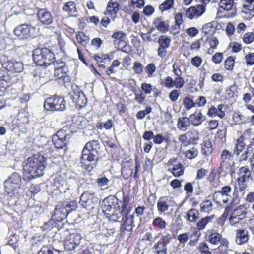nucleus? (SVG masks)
<instances>
[{"mask_svg":"<svg viewBox=\"0 0 254 254\" xmlns=\"http://www.w3.org/2000/svg\"><path fill=\"white\" fill-rule=\"evenodd\" d=\"M249 239V232L245 229H238L236 232L235 241L238 245L245 244Z\"/></svg>","mask_w":254,"mask_h":254,"instance_id":"obj_21","label":"nucleus"},{"mask_svg":"<svg viewBox=\"0 0 254 254\" xmlns=\"http://www.w3.org/2000/svg\"><path fill=\"white\" fill-rule=\"evenodd\" d=\"M243 219H240V217L234 215L231 213V216L229 219L230 224L232 226H237L238 224H241V221Z\"/></svg>","mask_w":254,"mask_h":254,"instance_id":"obj_51","label":"nucleus"},{"mask_svg":"<svg viewBox=\"0 0 254 254\" xmlns=\"http://www.w3.org/2000/svg\"><path fill=\"white\" fill-rule=\"evenodd\" d=\"M222 235L219 233L214 232H211L208 235V241L213 245H217L221 240Z\"/></svg>","mask_w":254,"mask_h":254,"instance_id":"obj_36","label":"nucleus"},{"mask_svg":"<svg viewBox=\"0 0 254 254\" xmlns=\"http://www.w3.org/2000/svg\"><path fill=\"white\" fill-rule=\"evenodd\" d=\"M170 41V39L164 35L161 36L158 40L159 46L166 48L169 47Z\"/></svg>","mask_w":254,"mask_h":254,"instance_id":"obj_49","label":"nucleus"},{"mask_svg":"<svg viewBox=\"0 0 254 254\" xmlns=\"http://www.w3.org/2000/svg\"><path fill=\"white\" fill-rule=\"evenodd\" d=\"M157 207L159 212L163 213L168 210L169 205L166 202L160 199L157 202Z\"/></svg>","mask_w":254,"mask_h":254,"instance_id":"obj_48","label":"nucleus"},{"mask_svg":"<svg viewBox=\"0 0 254 254\" xmlns=\"http://www.w3.org/2000/svg\"><path fill=\"white\" fill-rule=\"evenodd\" d=\"M207 173V170L203 168H201L197 170L196 179L201 180L206 175Z\"/></svg>","mask_w":254,"mask_h":254,"instance_id":"obj_64","label":"nucleus"},{"mask_svg":"<svg viewBox=\"0 0 254 254\" xmlns=\"http://www.w3.org/2000/svg\"><path fill=\"white\" fill-rule=\"evenodd\" d=\"M219 6L225 10L236 9L235 3L233 0H221L219 3Z\"/></svg>","mask_w":254,"mask_h":254,"instance_id":"obj_32","label":"nucleus"},{"mask_svg":"<svg viewBox=\"0 0 254 254\" xmlns=\"http://www.w3.org/2000/svg\"><path fill=\"white\" fill-rule=\"evenodd\" d=\"M128 197L127 196H123V204L121 208V212L122 213H125L128 212L129 214H131L130 211L127 209V205L128 202Z\"/></svg>","mask_w":254,"mask_h":254,"instance_id":"obj_57","label":"nucleus"},{"mask_svg":"<svg viewBox=\"0 0 254 254\" xmlns=\"http://www.w3.org/2000/svg\"><path fill=\"white\" fill-rule=\"evenodd\" d=\"M70 97L76 106L79 107H84L87 102V99L84 93L78 89L74 90L70 93Z\"/></svg>","mask_w":254,"mask_h":254,"instance_id":"obj_15","label":"nucleus"},{"mask_svg":"<svg viewBox=\"0 0 254 254\" xmlns=\"http://www.w3.org/2000/svg\"><path fill=\"white\" fill-rule=\"evenodd\" d=\"M234 58L233 57H229L225 61V67L227 70H232L234 67Z\"/></svg>","mask_w":254,"mask_h":254,"instance_id":"obj_53","label":"nucleus"},{"mask_svg":"<svg viewBox=\"0 0 254 254\" xmlns=\"http://www.w3.org/2000/svg\"><path fill=\"white\" fill-rule=\"evenodd\" d=\"M152 225L163 229L166 228L167 223L161 217H158L153 220Z\"/></svg>","mask_w":254,"mask_h":254,"instance_id":"obj_44","label":"nucleus"},{"mask_svg":"<svg viewBox=\"0 0 254 254\" xmlns=\"http://www.w3.org/2000/svg\"><path fill=\"white\" fill-rule=\"evenodd\" d=\"M67 215V211L64 206V202H59L56 206L52 218L57 221H61L65 219Z\"/></svg>","mask_w":254,"mask_h":254,"instance_id":"obj_17","label":"nucleus"},{"mask_svg":"<svg viewBox=\"0 0 254 254\" xmlns=\"http://www.w3.org/2000/svg\"><path fill=\"white\" fill-rule=\"evenodd\" d=\"M145 71L148 77H151L153 73L156 71V67L154 64H148L145 68Z\"/></svg>","mask_w":254,"mask_h":254,"instance_id":"obj_52","label":"nucleus"},{"mask_svg":"<svg viewBox=\"0 0 254 254\" xmlns=\"http://www.w3.org/2000/svg\"><path fill=\"white\" fill-rule=\"evenodd\" d=\"M81 238V235L78 233L68 235L64 240L65 249L69 251L75 250L79 247Z\"/></svg>","mask_w":254,"mask_h":254,"instance_id":"obj_11","label":"nucleus"},{"mask_svg":"<svg viewBox=\"0 0 254 254\" xmlns=\"http://www.w3.org/2000/svg\"><path fill=\"white\" fill-rule=\"evenodd\" d=\"M45 57L44 61L45 66H52L55 62V56L53 52L49 49L45 48Z\"/></svg>","mask_w":254,"mask_h":254,"instance_id":"obj_25","label":"nucleus"},{"mask_svg":"<svg viewBox=\"0 0 254 254\" xmlns=\"http://www.w3.org/2000/svg\"><path fill=\"white\" fill-rule=\"evenodd\" d=\"M118 201V199L114 196L110 195L105 198L102 203V212L110 220L122 222L120 227L122 232L124 233L125 231L130 232L132 227H135L133 224L134 214L128 212L122 213Z\"/></svg>","mask_w":254,"mask_h":254,"instance_id":"obj_1","label":"nucleus"},{"mask_svg":"<svg viewBox=\"0 0 254 254\" xmlns=\"http://www.w3.org/2000/svg\"><path fill=\"white\" fill-rule=\"evenodd\" d=\"M152 249L155 254H167V246L159 241L154 245Z\"/></svg>","mask_w":254,"mask_h":254,"instance_id":"obj_33","label":"nucleus"},{"mask_svg":"<svg viewBox=\"0 0 254 254\" xmlns=\"http://www.w3.org/2000/svg\"><path fill=\"white\" fill-rule=\"evenodd\" d=\"M153 24L156 29L162 33L166 32L169 29V25L166 22L162 20L161 17H158L154 19Z\"/></svg>","mask_w":254,"mask_h":254,"instance_id":"obj_27","label":"nucleus"},{"mask_svg":"<svg viewBox=\"0 0 254 254\" xmlns=\"http://www.w3.org/2000/svg\"><path fill=\"white\" fill-rule=\"evenodd\" d=\"M98 198L94 192L85 191L80 197L79 204L86 209H91L97 204Z\"/></svg>","mask_w":254,"mask_h":254,"instance_id":"obj_10","label":"nucleus"},{"mask_svg":"<svg viewBox=\"0 0 254 254\" xmlns=\"http://www.w3.org/2000/svg\"><path fill=\"white\" fill-rule=\"evenodd\" d=\"M232 190L231 187L229 185H226L222 187L221 190L215 192L213 194V200L217 203H220V202L217 200V198L220 196L222 198V201L224 203H227L231 198L232 194Z\"/></svg>","mask_w":254,"mask_h":254,"instance_id":"obj_12","label":"nucleus"},{"mask_svg":"<svg viewBox=\"0 0 254 254\" xmlns=\"http://www.w3.org/2000/svg\"><path fill=\"white\" fill-rule=\"evenodd\" d=\"M243 8L247 10H242V13L249 15L250 17L254 16V0H246Z\"/></svg>","mask_w":254,"mask_h":254,"instance_id":"obj_24","label":"nucleus"},{"mask_svg":"<svg viewBox=\"0 0 254 254\" xmlns=\"http://www.w3.org/2000/svg\"><path fill=\"white\" fill-rule=\"evenodd\" d=\"M83 148L97 155L100 153V143L99 140H92L87 142Z\"/></svg>","mask_w":254,"mask_h":254,"instance_id":"obj_22","label":"nucleus"},{"mask_svg":"<svg viewBox=\"0 0 254 254\" xmlns=\"http://www.w3.org/2000/svg\"><path fill=\"white\" fill-rule=\"evenodd\" d=\"M198 155V151L195 148H192L188 150L185 152L186 157L189 159H192L196 157Z\"/></svg>","mask_w":254,"mask_h":254,"instance_id":"obj_54","label":"nucleus"},{"mask_svg":"<svg viewBox=\"0 0 254 254\" xmlns=\"http://www.w3.org/2000/svg\"><path fill=\"white\" fill-rule=\"evenodd\" d=\"M64 206L67 211L68 214L69 212L74 211L76 209L77 207V203L75 201H71L69 202L64 203Z\"/></svg>","mask_w":254,"mask_h":254,"instance_id":"obj_47","label":"nucleus"},{"mask_svg":"<svg viewBox=\"0 0 254 254\" xmlns=\"http://www.w3.org/2000/svg\"><path fill=\"white\" fill-rule=\"evenodd\" d=\"M190 117H180L178 119L177 123L178 128L183 131H185L190 125Z\"/></svg>","mask_w":254,"mask_h":254,"instance_id":"obj_29","label":"nucleus"},{"mask_svg":"<svg viewBox=\"0 0 254 254\" xmlns=\"http://www.w3.org/2000/svg\"><path fill=\"white\" fill-rule=\"evenodd\" d=\"M161 84L168 88H172L174 86V80L171 77L167 76L164 81L161 82Z\"/></svg>","mask_w":254,"mask_h":254,"instance_id":"obj_55","label":"nucleus"},{"mask_svg":"<svg viewBox=\"0 0 254 254\" xmlns=\"http://www.w3.org/2000/svg\"><path fill=\"white\" fill-rule=\"evenodd\" d=\"M37 15L39 20L43 24L50 25L53 22L51 13L46 9H39Z\"/></svg>","mask_w":254,"mask_h":254,"instance_id":"obj_19","label":"nucleus"},{"mask_svg":"<svg viewBox=\"0 0 254 254\" xmlns=\"http://www.w3.org/2000/svg\"><path fill=\"white\" fill-rule=\"evenodd\" d=\"M248 208L247 204H242L235 208L232 213L240 217V219H244L248 214Z\"/></svg>","mask_w":254,"mask_h":254,"instance_id":"obj_28","label":"nucleus"},{"mask_svg":"<svg viewBox=\"0 0 254 254\" xmlns=\"http://www.w3.org/2000/svg\"><path fill=\"white\" fill-rule=\"evenodd\" d=\"M206 117L199 111L195 112L190 116L191 124L194 126H199L205 120Z\"/></svg>","mask_w":254,"mask_h":254,"instance_id":"obj_23","label":"nucleus"},{"mask_svg":"<svg viewBox=\"0 0 254 254\" xmlns=\"http://www.w3.org/2000/svg\"><path fill=\"white\" fill-rule=\"evenodd\" d=\"M174 86L177 88H182L185 83L184 80L182 77H177L174 80Z\"/></svg>","mask_w":254,"mask_h":254,"instance_id":"obj_63","label":"nucleus"},{"mask_svg":"<svg viewBox=\"0 0 254 254\" xmlns=\"http://www.w3.org/2000/svg\"><path fill=\"white\" fill-rule=\"evenodd\" d=\"M36 28L30 24H21L17 26L14 30L15 35L20 39H27L34 37Z\"/></svg>","mask_w":254,"mask_h":254,"instance_id":"obj_8","label":"nucleus"},{"mask_svg":"<svg viewBox=\"0 0 254 254\" xmlns=\"http://www.w3.org/2000/svg\"><path fill=\"white\" fill-rule=\"evenodd\" d=\"M45 48L36 49L33 53V58L36 65L45 66Z\"/></svg>","mask_w":254,"mask_h":254,"instance_id":"obj_18","label":"nucleus"},{"mask_svg":"<svg viewBox=\"0 0 254 254\" xmlns=\"http://www.w3.org/2000/svg\"><path fill=\"white\" fill-rule=\"evenodd\" d=\"M119 4L117 2L110 0L107 6V11L104 13L105 15H112L116 14L119 10Z\"/></svg>","mask_w":254,"mask_h":254,"instance_id":"obj_30","label":"nucleus"},{"mask_svg":"<svg viewBox=\"0 0 254 254\" xmlns=\"http://www.w3.org/2000/svg\"><path fill=\"white\" fill-rule=\"evenodd\" d=\"M207 114L210 117L218 116L220 118H223L225 114L224 112H220L216 107L212 106L208 110Z\"/></svg>","mask_w":254,"mask_h":254,"instance_id":"obj_40","label":"nucleus"},{"mask_svg":"<svg viewBox=\"0 0 254 254\" xmlns=\"http://www.w3.org/2000/svg\"><path fill=\"white\" fill-rule=\"evenodd\" d=\"M246 144L243 141V137L241 136L236 141V144L234 149V154L239 155L244 149Z\"/></svg>","mask_w":254,"mask_h":254,"instance_id":"obj_34","label":"nucleus"},{"mask_svg":"<svg viewBox=\"0 0 254 254\" xmlns=\"http://www.w3.org/2000/svg\"><path fill=\"white\" fill-rule=\"evenodd\" d=\"M243 39L244 43L250 44L254 41V35L252 32L246 33L244 35Z\"/></svg>","mask_w":254,"mask_h":254,"instance_id":"obj_56","label":"nucleus"},{"mask_svg":"<svg viewBox=\"0 0 254 254\" xmlns=\"http://www.w3.org/2000/svg\"><path fill=\"white\" fill-rule=\"evenodd\" d=\"M205 10V6L201 4L191 6L187 9L186 16L189 19L197 18L204 13Z\"/></svg>","mask_w":254,"mask_h":254,"instance_id":"obj_14","label":"nucleus"},{"mask_svg":"<svg viewBox=\"0 0 254 254\" xmlns=\"http://www.w3.org/2000/svg\"><path fill=\"white\" fill-rule=\"evenodd\" d=\"M86 36L83 33H80L78 32L76 33V38L77 40L83 46H86L87 43V41L85 39Z\"/></svg>","mask_w":254,"mask_h":254,"instance_id":"obj_59","label":"nucleus"},{"mask_svg":"<svg viewBox=\"0 0 254 254\" xmlns=\"http://www.w3.org/2000/svg\"><path fill=\"white\" fill-rule=\"evenodd\" d=\"M54 185L60 191L71 193V195H76L78 190V185L74 179H69L68 181L59 176L54 179Z\"/></svg>","mask_w":254,"mask_h":254,"instance_id":"obj_3","label":"nucleus"},{"mask_svg":"<svg viewBox=\"0 0 254 254\" xmlns=\"http://www.w3.org/2000/svg\"><path fill=\"white\" fill-rule=\"evenodd\" d=\"M221 163L218 169V173H224L225 174H230L233 176L235 173V162L233 161Z\"/></svg>","mask_w":254,"mask_h":254,"instance_id":"obj_20","label":"nucleus"},{"mask_svg":"<svg viewBox=\"0 0 254 254\" xmlns=\"http://www.w3.org/2000/svg\"><path fill=\"white\" fill-rule=\"evenodd\" d=\"M21 185V178L19 173L14 172L4 182L5 191L9 194H17Z\"/></svg>","mask_w":254,"mask_h":254,"instance_id":"obj_5","label":"nucleus"},{"mask_svg":"<svg viewBox=\"0 0 254 254\" xmlns=\"http://www.w3.org/2000/svg\"><path fill=\"white\" fill-rule=\"evenodd\" d=\"M68 127H65L59 130L57 134L53 136L52 142L55 147L58 149H66L67 140L70 138L69 133H67Z\"/></svg>","mask_w":254,"mask_h":254,"instance_id":"obj_7","label":"nucleus"},{"mask_svg":"<svg viewBox=\"0 0 254 254\" xmlns=\"http://www.w3.org/2000/svg\"><path fill=\"white\" fill-rule=\"evenodd\" d=\"M44 107L47 111H64L66 109V102L63 97L54 95L45 100Z\"/></svg>","mask_w":254,"mask_h":254,"instance_id":"obj_4","label":"nucleus"},{"mask_svg":"<svg viewBox=\"0 0 254 254\" xmlns=\"http://www.w3.org/2000/svg\"><path fill=\"white\" fill-rule=\"evenodd\" d=\"M141 88L145 94H149L152 90V86L148 83H142L141 85Z\"/></svg>","mask_w":254,"mask_h":254,"instance_id":"obj_61","label":"nucleus"},{"mask_svg":"<svg viewBox=\"0 0 254 254\" xmlns=\"http://www.w3.org/2000/svg\"><path fill=\"white\" fill-rule=\"evenodd\" d=\"M143 66L139 62H135L133 63V70L136 74H140L143 71Z\"/></svg>","mask_w":254,"mask_h":254,"instance_id":"obj_60","label":"nucleus"},{"mask_svg":"<svg viewBox=\"0 0 254 254\" xmlns=\"http://www.w3.org/2000/svg\"><path fill=\"white\" fill-rule=\"evenodd\" d=\"M34 78L33 79L35 82L39 84H43L47 82L49 80L46 74L43 73L42 68L37 70L34 74Z\"/></svg>","mask_w":254,"mask_h":254,"instance_id":"obj_26","label":"nucleus"},{"mask_svg":"<svg viewBox=\"0 0 254 254\" xmlns=\"http://www.w3.org/2000/svg\"><path fill=\"white\" fill-rule=\"evenodd\" d=\"M212 151L211 142L210 141L205 142L201 149L202 153L204 155H208L212 153Z\"/></svg>","mask_w":254,"mask_h":254,"instance_id":"obj_46","label":"nucleus"},{"mask_svg":"<svg viewBox=\"0 0 254 254\" xmlns=\"http://www.w3.org/2000/svg\"><path fill=\"white\" fill-rule=\"evenodd\" d=\"M50 68L53 73L55 80H61L64 82L69 81V77L66 75L67 68L64 62L58 61Z\"/></svg>","mask_w":254,"mask_h":254,"instance_id":"obj_6","label":"nucleus"},{"mask_svg":"<svg viewBox=\"0 0 254 254\" xmlns=\"http://www.w3.org/2000/svg\"><path fill=\"white\" fill-rule=\"evenodd\" d=\"M238 181L239 184V190L241 191L245 189L244 183L252 178V174L249 167L247 166L241 167L238 173Z\"/></svg>","mask_w":254,"mask_h":254,"instance_id":"obj_13","label":"nucleus"},{"mask_svg":"<svg viewBox=\"0 0 254 254\" xmlns=\"http://www.w3.org/2000/svg\"><path fill=\"white\" fill-rule=\"evenodd\" d=\"M233 155L227 150L222 151L221 155V163L230 162V159H233Z\"/></svg>","mask_w":254,"mask_h":254,"instance_id":"obj_42","label":"nucleus"},{"mask_svg":"<svg viewBox=\"0 0 254 254\" xmlns=\"http://www.w3.org/2000/svg\"><path fill=\"white\" fill-rule=\"evenodd\" d=\"M212 220L211 216H206L201 218L196 223V228L199 230H202L205 228L206 225Z\"/></svg>","mask_w":254,"mask_h":254,"instance_id":"obj_38","label":"nucleus"},{"mask_svg":"<svg viewBox=\"0 0 254 254\" xmlns=\"http://www.w3.org/2000/svg\"><path fill=\"white\" fill-rule=\"evenodd\" d=\"M47 164V159L44 156L35 154L26 160L23 171L28 179L39 177L44 174Z\"/></svg>","mask_w":254,"mask_h":254,"instance_id":"obj_2","label":"nucleus"},{"mask_svg":"<svg viewBox=\"0 0 254 254\" xmlns=\"http://www.w3.org/2000/svg\"><path fill=\"white\" fill-rule=\"evenodd\" d=\"M3 68L12 72H20L23 69L22 63L14 60H7L2 64Z\"/></svg>","mask_w":254,"mask_h":254,"instance_id":"obj_16","label":"nucleus"},{"mask_svg":"<svg viewBox=\"0 0 254 254\" xmlns=\"http://www.w3.org/2000/svg\"><path fill=\"white\" fill-rule=\"evenodd\" d=\"M183 103L184 106L187 109H190L192 107L195 106V102H194L192 99L189 97L185 98Z\"/></svg>","mask_w":254,"mask_h":254,"instance_id":"obj_58","label":"nucleus"},{"mask_svg":"<svg viewBox=\"0 0 254 254\" xmlns=\"http://www.w3.org/2000/svg\"><path fill=\"white\" fill-rule=\"evenodd\" d=\"M233 119L235 122L239 124H246L248 123V116L235 113L233 115Z\"/></svg>","mask_w":254,"mask_h":254,"instance_id":"obj_39","label":"nucleus"},{"mask_svg":"<svg viewBox=\"0 0 254 254\" xmlns=\"http://www.w3.org/2000/svg\"><path fill=\"white\" fill-rule=\"evenodd\" d=\"M174 0H167L160 5L159 8L162 12L168 10L173 7Z\"/></svg>","mask_w":254,"mask_h":254,"instance_id":"obj_41","label":"nucleus"},{"mask_svg":"<svg viewBox=\"0 0 254 254\" xmlns=\"http://www.w3.org/2000/svg\"><path fill=\"white\" fill-rule=\"evenodd\" d=\"M56 220L52 218V219H50L49 221L44 223V224L41 227L43 230H50L52 228L56 226Z\"/></svg>","mask_w":254,"mask_h":254,"instance_id":"obj_50","label":"nucleus"},{"mask_svg":"<svg viewBox=\"0 0 254 254\" xmlns=\"http://www.w3.org/2000/svg\"><path fill=\"white\" fill-rule=\"evenodd\" d=\"M98 157L97 154L83 149L81 157V163L85 166V169L87 171H91L94 168L97 163Z\"/></svg>","mask_w":254,"mask_h":254,"instance_id":"obj_9","label":"nucleus"},{"mask_svg":"<svg viewBox=\"0 0 254 254\" xmlns=\"http://www.w3.org/2000/svg\"><path fill=\"white\" fill-rule=\"evenodd\" d=\"M199 213L194 208L190 209L186 213L187 219L190 222H195L199 218Z\"/></svg>","mask_w":254,"mask_h":254,"instance_id":"obj_31","label":"nucleus"},{"mask_svg":"<svg viewBox=\"0 0 254 254\" xmlns=\"http://www.w3.org/2000/svg\"><path fill=\"white\" fill-rule=\"evenodd\" d=\"M63 9L70 14H73L76 12L75 4L72 1L66 2L63 6Z\"/></svg>","mask_w":254,"mask_h":254,"instance_id":"obj_37","label":"nucleus"},{"mask_svg":"<svg viewBox=\"0 0 254 254\" xmlns=\"http://www.w3.org/2000/svg\"><path fill=\"white\" fill-rule=\"evenodd\" d=\"M212 209V204L211 202L207 200L200 204V210L204 212H209Z\"/></svg>","mask_w":254,"mask_h":254,"instance_id":"obj_43","label":"nucleus"},{"mask_svg":"<svg viewBox=\"0 0 254 254\" xmlns=\"http://www.w3.org/2000/svg\"><path fill=\"white\" fill-rule=\"evenodd\" d=\"M245 61L248 65L254 64V53H250L245 56Z\"/></svg>","mask_w":254,"mask_h":254,"instance_id":"obj_62","label":"nucleus"},{"mask_svg":"<svg viewBox=\"0 0 254 254\" xmlns=\"http://www.w3.org/2000/svg\"><path fill=\"white\" fill-rule=\"evenodd\" d=\"M38 254H62L61 252L51 246H44L38 251Z\"/></svg>","mask_w":254,"mask_h":254,"instance_id":"obj_35","label":"nucleus"},{"mask_svg":"<svg viewBox=\"0 0 254 254\" xmlns=\"http://www.w3.org/2000/svg\"><path fill=\"white\" fill-rule=\"evenodd\" d=\"M184 172L183 166L181 163L175 165L172 169V174L175 177H180Z\"/></svg>","mask_w":254,"mask_h":254,"instance_id":"obj_45","label":"nucleus"}]
</instances>
